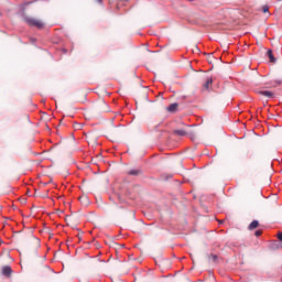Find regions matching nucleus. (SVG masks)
I'll return each mask as SVG.
<instances>
[{
	"mask_svg": "<svg viewBox=\"0 0 282 282\" xmlns=\"http://www.w3.org/2000/svg\"><path fill=\"white\" fill-rule=\"evenodd\" d=\"M24 21L30 28H36L37 30H43V28H45L43 21L36 18L25 17Z\"/></svg>",
	"mask_w": 282,
	"mask_h": 282,
	"instance_id": "f257e3e1",
	"label": "nucleus"
},
{
	"mask_svg": "<svg viewBox=\"0 0 282 282\" xmlns=\"http://www.w3.org/2000/svg\"><path fill=\"white\" fill-rule=\"evenodd\" d=\"M210 87H213V78L208 77L206 79L205 84L203 85V90L208 91L210 89Z\"/></svg>",
	"mask_w": 282,
	"mask_h": 282,
	"instance_id": "f03ea898",
	"label": "nucleus"
},
{
	"mask_svg": "<svg viewBox=\"0 0 282 282\" xmlns=\"http://www.w3.org/2000/svg\"><path fill=\"white\" fill-rule=\"evenodd\" d=\"M260 96H264L265 98H274V93L270 90H260Z\"/></svg>",
	"mask_w": 282,
	"mask_h": 282,
	"instance_id": "7ed1b4c3",
	"label": "nucleus"
},
{
	"mask_svg": "<svg viewBox=\"0 0 282 282\" xmlns=\"http://www.w3.org/2000/svg\"><path fill=\"white\" fill-rule=\"evenodd\" d=\"M2 274H3L4 276H10V275L12 274V268H10V267H3V268H2Z\"/></svg>",
	"mask_w": 282,
	"mask_h": 282,
	"instance_id": "20e7f679",
	"label": "nucleus"
},
{
	"mask_svg": "<svg viewBox=\"0 0 282 282\" xmlns=\"http://www.w3.org/2000/svg\"><path fill=\"white\" fill-rule=\"evenodd\" d=\"M128 175H132V176H140V175H142V171L141 170H130L129 172H128Z\"/></svg>",
	"mask_w": 282,
	"mask_h": 282,
	"instance_id": "39448f33",
	"label": "nucleus"
},
{
	"mask_svg": "<svg viewBox=\"0 0 282 282\" xmlns=\"http://www.w3.org/2000/svg\"><path fill=\"white\" fill-rule=\"evenodd\" d=\"M267 55H268V57L270 59V63H276V59L274 58V54L272 53V50H269L267 52Z\"/></svg>",
	"mask_w": 282,
	"mask_h": 282,
	"instance_id": "423d86ee",
	"label": "nucleus"
},
{
	"mask_svg": "<svg viewBox=\"0 0 282 282\" xmlns=\"http://www.w3.org/2000/svg\"><path fill=\"white\" fill-rule=\"evenodd\" d=\"M259 227V221L258 220H253L250 225H249V230H254V228Z\"/></svg>",
	"mask_w": 282,
	"mask_h": 282,
	"instance_id": "0eeeda50",
	"label": "nucleus"
},
{
	"mask_svg": "<svg viewBox=\"0 0 282 282\" xmlns=\"http://www.w3.org/2000/svg\"><path fill=\"white\" fill-rule=\"evenodd\" d=\"M174 133L175 135H181V137L187 135L186 130H174Z\"/></svg>",
	"mask_w": 282,
	"mask_h": 282,
	"instance_id": "6e6552de",
	"label": "nucleus"
},
{
	"mask_svg": "<svg viewBox=\"0 0 282 282\" xmlns=\"http://www.w3.org/2000/svg\"><path fill=\"white\" fill-rule=\"evenodd\" d=\"M177 110V104H171L169 107H167V111H176Z\"/></svg>",
	"mask_w": 282,
	"mask_h": 282,
	"instance_id": "1a4fd4ad",
	"label": "nucleus"
},
{
	"mask_svg": "<svg viewBox=\"0 0 282 282\" xmlns=\"http://www.w3.org/2000/svg\"><path fill=\"white\" fill-rule=\"evenodd\" d=\"M262 11H263V12H269V11H270V7H269V6H264V7L262 8Z\"/></svg>",
	"mask_w": 282,
	"mask_h": 282,
	"instance_id": "9d476101",
	"label": "nucleus"
},
{
	"mask_svg": "<svg viewBox=\"0 0 282 282\" xmlns=\"http://www.w3.org/2000/svg\"><path fill=\"white\" fill-rule=\"evenodd\" d=\"M261 232H262L261 230H257L256 231V237H261Z\"/></svg>",
	"mask_w": 282,
	"mask_h": 282,
	"instance_id": "9b49d317",
	"label": "nucleus"
},
{
	"mask_svg": "<svg viewBox=\"0 0 282 282\" xmlns=\"http://www.w3.org/2000/svg\"><path fill=\"white\" fill-rule=\"evenodd\" d=\"M278 239H279L280 241H282V232H279V234H278Z\"/></svg>",
	"mask_w": 282,
	"mask_h": 282,
	"instance_id": "f8f14e48",
	"label": "nucleus"
},
{
	"mask_svg": "<svg viewBox=\"0 0 282 282\" xmlns=\"http://www.w3.org/2000/svg\"><path fill=\"white\" fill-rule=\"evenodd\" d=\"M213 259H214V261H216L217 260V256H213Z\"/></svg>",
	"mask_w": 282,
	"mask_h": 282,
	"instance_id": "ddd939ff",
	"label": "nucleus"
},
{
	"mask_svg": "<svg viewBox=\"0 0 282 282\" xmlns=\"http://www.w3.org/2000/svg\"><path fill=\"white\" fill-rule=\"evenodd\" d=\"M97 1V3H102V0H96Z\"/></svg>",
	"mask_w": 282,
	"mask_h": 282,
	"instance_id": "4468645a",
	"label": "nucleus"
},
{
	"mask_svg": "<svg viewBox=\"0 0 282 282\" xmlns=\"http://www.w3.org/2000/svg\"><path fill=\"white\" fill-rule=\"evenodd\" d=\"M30 3H32V2H26L25 6H30Z\"/></svg>",
	"mask_w": 282,
	"mask_h": 282,
	"instance_id": "2eb2a0df",
	"label": "nucleus"
}]
</instances>
